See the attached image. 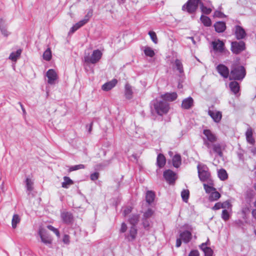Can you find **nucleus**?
<instances>
[{
    "mask_svg": "<svg viewBox=\"0 0 256 256\" xmlns=\"http://www.w3.org/2000/svg\"><path fill=\"white\" fill-rule=\"evenodd\" d=\"M203 134L204 135V144L207 148L210 155L212 156L213 153H215L218 156L222 157L223 154L221 145L218 143L214 144L217 140L216 134L208 129L204 130Z\"/></svg>",
    "mask_w": 256,
    "mask_h": 256,
    "instance_id": "nucleus-1",
    "label": "nucleus"
},
{
    "mask_svg": "<svg viewBox=\"0 0 256 256\" xmlns=\"http://www.w3.org/2000/svg\"><path fill=\"white\" fill-rule=\"evenodd\" d=\"M158 114L162 116L166 114L170 109L169 104L161 98H156L151 102Z\"/></svg>",
    "mask_w": 256,
    "mask_h": 256,
    "instance_id": "nucleus-2",
    "label": "nucleus"
},
{
    "mask_svg": "<svg viewBox=\"0 0 256 256\" xmlns=\"http://www.w3.org/2000/svg\"><path fill=\"white\" fill-rule=\"evenodd\" d=\"M197 168L200 180L211 184L212 179L208 166L204 164H198L197 166Z\"/></svg>",
    "mask_w": 256,
    "mask_h": 256,
    "instance_id": "nucleus-3",
    "label": "nucleus"
},
{
    "mask_svg": "<svg viewBox=\"0 0 256 256\" xmlns=\"http://www.w3.org/2000/svg\"><path fill=\"white\" fill-rule=\"evenodd\" d=\"M246 76V70L242 66H236L230 72V80H242Z\"/></svg>",
    "mask_w": 256,
    "mask_h": 256,
    "instance_id": "nucleus-4",
    "label": "nucleus"
},
{
    "mask_svg": "<svg viewBox=\"0 0 256 256\" xmlns=\"http://www.w3.org/2000/svg\"><path fill=\"white\" fill-rule=\"evenodd\" d=\"M102 56V52L99 50H95L92 52L90 56L89 54L85 55L84 60L87 64H96L101 59Z\"/></svg>",
    "mask_w": 256,
    "mask_h": 256,
    "instance_id": "nucleus-5",
    "label": "nucleus"
},
{
    "mask_svg": "<svg viewBox=\"0 0 256 256\" xmlns=\"http://www.w3.org/2000/svg\"><path fill=\"white\" fill-rule=\"evenodd\" d=\"M200 0H188L182 8L183 10H186L190 14L194 13L198 8Z\"/></svg>",
    "mask_w": 256,
    "mask_h": 256,
    "instance_id": "nucleus-6",
    "label": "nucleus"
},
{
    "mask_svg": "<svg viewBox=\"0 0 256 256\" xmlns=\"http://www.w3.org/2000/svg\"><path fill=\"white\" fill-rule=\"evenodd\" d=\"M246 48L245 43L243 41L232 42L231 43V50L234 54H238Z\"/></svg>",
    "mask_w": 256,
    "mask_h": 256,
    "instance_id": "nucleus-7",
    "label": "nucleus"
},
{
    "mask_svg": "<svg viewBox=\"0 0 256 256\" xmlns=\"http://www.w3.org/2000/svg\"><path fill=\"white\" fill-rule=\"evenodd\" d=\"M38 234L40 238L41 241L46 244H50L52 240L46 230L43 228H40Z\"/></svg>",
    "mask_w": 256,
    "mask_h": 256,
    "instance_id": "nucleus-8",
    "label": "nucleus"
},
{
    "mask_svg": "<svg viewBox=\"0 0 256 256\" xmlns=\"http://www.w3.org/2000/svg\"><path fill=\"white\" fill-rule=\"evenodd\" d=\"M163 176L167 182L170 184H174L176 179V173L170 170H165Z\"/></svg>",
    "mask_w": 256,
    "mask_h": 256,
    "instance_id": "nucleus-9",
    "label": "nucleus"
},
{
    "mask_svg": "<svg viewBox=\"0 0 256 256\" xmlns=\"http://www.w3.org/2000/svg\"><path fill=\"white\" fill-rule=\"evenodd\" d=\"M137 229L136 226H132L128 232L125 234V238L128 242H132L135 240L137 235Z\"/></svg>",
    "mask_w": 256,
    "mask_h": 256,
    "instance_id": "nucleus-10",
    "label": "nucleus"
},
{
    "mask_svg": "<svg viewBox=\"0 0 256 256\" xmlns=\"http://www.w3.org/2000/svg\"><path fill=\"white\" fill-rule=\"evenodd\" d=\"M234 32L236 38L238 40L244 38L246 36L245 30L238 25L235 26Z\"/></svg>",
    "mask_w": 256,
    "mask_h": 256,
    "instance_id": "nucleus-11",
    "label": "nucleus"
},
{
    "mask_svg": "<svg viewBox=\"0 0 256 256\" xmlns=\"http://www.w3.org/2000/svg\"><path fill=\"white\" fill-rule=\"evenodd\" d=\"M46 76L48 78V82L50 84H54L58 78V75L53 69H50L46 72Z\"/></svg>",
    "mask_w": 256,
    "mask_h": 256,
    "instance_id": "nucleus-12",
    "label": "nucleus"
},
{
    "mask_svg": "<svg viewBox=\"0 0 256 256\" xmlns=\"http://www.w3.org/2000/svg\"><path fill=\"white\" fill-rule=\"evenodd\" d=\"M219 74L224 78H228L230 74L229 70L227 66L223 64H219L216 68Z\"/></svg>",
    "mask_w": 256,
    "mask_h": 256,
    "instance_id": "nucleus-13",
    "label": "nucleus"
},
{
    "mask_svg": "<svg viewBox=\"0 0 256 256\" xmlns=\"http://www.w3.org/2000/svg\"><path fill=\"white\" fill-rule=\"evenodd\" d=\"M61 218L62 222L66 224H70L73 222L74 217L72 213L68 212H61Z\"/></svg>",
    "mask_w": 256,
    "mask_h": 256,
    "instance_id": "nucleus-14",
    "label": "nucleus"
},
{
    "mask_svg": "<svg viewBox=\"0 0 256 256\" xmlns=\"http://www.w3.org/2000/svg\"><path fill=\"white\" fill-rule=\"evenodd\" d=\"M208 114L216 123L220 122L222 120V114L220 111L208 110Z\"/></svg>",
    "mask_w": 256,
    "mask_h": 256,
    "instance_id": "nucleus-15",
    "label": "nucleus"
},
{
    "mask_svg": "<svg viewBox=\"0 0 256 256\" xmlns=\"http://www.w3.org/2000/svg\"><path fill=\"white\" fill-rule=\"evenodd\" d=\"M212 46L214 51L222 52L224 50V44L220 40L212 42Z\"/></svg>",
    "mask_w": 256,
    "mask_h": 256,
    "instance_id": "nucleus-16",
    "label": "nucleus"
},
{
    "mask_svg": "<svg viewBox=\"0 0 256 256\" xmlns=\"http://www.w3.org/2000/svg\"><path fill=\"white\" fill-rule=\"evenodd\" d=\"M177 97L178 94L176 92H167L162 94L160 96L166 102L167 101L173 102L176 99Z\"/></svg>",
    "mask_w": 256,
    "mask_h": 256,
    "instance_id": "nucleus-17",
    "label": "nucleus"
},
{
    "mask_svg": "<svg viewBox=\"0 0 256 256\" xmlns=\"http://www.w3.org/2000/svg\"><path fill=\"white\" fill-rule=\"evenodd\" d=\"M194 106V100L191 96L184 99L182 103V108L185 110H188Z\"/></svg>",
    "mask_w": 256,
    "mask_h": 256,
    "instance_id": "nucleus-18",
    "label": "nucleus"
},
{
    "mask_svg": "<svg viewBox=\"0 0 256 256\" xmlns=\"http://www.w3.org/2000/svg\"><path fill=\"white\" fill-rule=\"evenodd\" d=\"M132 87L128 84L126 83L124 86V96L128 100H130L133 97Z\"/></svg>",
    "mask_w": 256,
    "mask_h": 256,
    "instance_id": "nucleus-19",
    "label": "nucleus"
},
{
    "mask_svg": "<svg viewBox=\"0 0 256 256\" xmlns=\"http://www.w3.org/2000/svg\"><path fill=\"white\" fill-rule=\"evenodd\" d=\"M117 80L113 79L112 80L107 82L102 86V88L103 90L108 91L115 86L117 84Z\"/></svg>",
    "mask_w": 256,
    "mask_h": 256,
    "instance_id": "nucleus-20",
    "label": "nucleus"
},
{
    "mask_svg": "<svg viewBox=\"0 0 256 256\" xmlns=\"http://www.w3.org/2000/svg\"><path fill=\"white\" fill-rule=\"evenodd\" d=\"M180 236L184 243H188L192 239V234L188 230H184L181 232Z\"/></svg>",
    "mask_w": 256,
    "mask_h": 256,
    "instance_id": "nucleus-21",
    "label": "nucleus"
},
{
    "mask_svg": "<svg viewBox=\"0 0 256 256\" xmlns=\"http://www.w3.org/2000/svg\"><path fill=\"white\" fill-rule=\"evenodd\" d=\"M215 30L218 32H222L226 28V23L224 22H218L214 24Z\"/></svg>",
    "mask_w": 256,
    "mask_h": 256,
    "instance_id": "nucleus-22",
    "label": "nucleus"
},
{
    "mask_svg": "<svg viewBox=\"0 0 256 256\" xmlns=\"http://www.w3.org/2000/svg\"><path fill=\"white\" fill-rule=\"evenodd\" d=\"M0 30L2 34L6 37L8 36L10 34V32L6 30L5 20L2 18H0Z\"/></svg>",
    "mask_w": 256,
    "mask_h": 256,
    "instance_id": "nucleus-23",
    "label": "nucleus"
},
{
    "mask_svg": "<svg viewBox=\"0 0 256 256\" xmlns=\"http://www.w3.org/2000/svg\"><path fill=\"white\" fill-rule=\"evenodd\" d=\"M172 165L174 167L178 168L182 164V159L180 154H175L172 159Z\"/></svg>",
    "mask_w": 256,
    "mask_h": 256,
    "instance_id": "nucleus-24",
    "label": "nucleus"
},
{
    "mask_svg": "<svg viewBox=\"0 0 256 256\" xmlns=\"http://www.w3.org/2000/svg\"><path fill=\"white\" fill-rule=\"evenodd\" d=\"M246 138L248 142L252 144H254L255 140L252 137V130L250 128H248L246 132Z\"/></svg>",
    "mask_w": 256,
    "mask_h": 256,
    "instance_id": "nucleus-25",
    "label": "nucleus"
},
{
    "mask_svg": "<svg viewBox=\"0 0 256 256\" xmlns=\"http://www.w3.org/2000/svg\"><path fill=\"white\" fill-rule=\"evenodd\" d=\"M230 88L231 91L235 94L238 92L240 90V86L237 82H232L229 84Z\"/></svg>",
    "mask_w": 256,
    "mask_h": 256,
    "instance_id": "nucleus-26",
    "label": "nucleus"
},
{
    "mask_svg": "<svg viewBox=\"0 0 256 256\" xmlns=\"http://www.w3.org/2000/svg\"><path fill=\"white\" fill-rule=\"evenodd\" d=\"M166 158L164 156L161 154L158 155L156 159V164L158 167L162 168L166 164Z\"/></svg>",
    "mask_w": 256,
    "mask_h": 256,
    "instance_id": "nucleus-27",
    "label": "nucleus"
},
{
    "mask_svg": "<svg viewBox=\"0 0 256 256\" xmlns=\"http://www.w3.org/2000/svg\"><path fill=\"white\" fill-rule=\"evenodd\" d=\"M140 218V216L138 214H132L129 218L128 222L132 224V226H136Z\"/></svg>",
    "mask_w": 256,
    "mask_h": 256,
    "instance_id": "nucleus-28",
    "label": "nucleus"
},
{
    "mask_svg": "<svg viewBox=\"0 0 256 256\" xmlns=\"http://www.w3.org/2000/svg\"><path fill=\"white\" fill-rule=\"evenodd\" d=\"M22 52L21 49H18L16 52H12L9 56V58L12 61L16 62L17 59L20 57Z\"/></svg>",
    "mask_w": 256,
    "mask_h": 256,
    "instance_id": "nucleus-29",
    "label": "nucleus"
},
{
    "mask_svg": "<svg viewBox=\"0 0 256 256\" xmlns=\"http://www.w3.org/2000/svg\"><path fill=\"white\" fill-rule=\"evenodd\" d=\"M142 225L144 230H148L152 226L151 219L142 218Z\"/></svg>",
    "mask_w": 256,
    "mask_h": 256,
    "instance_id": "nucleus-30",
    "label": "nucleus"
},
{
    "mask_svg": "<svg viewBox=\"0 0 256 256\" xmlns=\"http://www.w3.org/2000/svg\"><path fill=\"white\" fill-rule=\"evenodd\" d=\"M200 20L205 26L208 27L212 25L211 20L207 16L202 14L200 18Z\"/></svg>",
    "mask_w": 256,
    "mask_h": 256,
    "instance_id": "nucleus-31",
    "label": "nucleus"
},
{
    "mask_svg": "<svg viewBox=\"0 0 256 256\" xmlns=\"http://www.w3.org/2000/svg\"><path fill=\"white\" fill-rule=\"evenodd\" d=\"M64 181L62 184V186L64 188H68L74 184L73 181L68 176H64Z\"/></svg>",
    "mask_w": 256,
    "mask_h": 256,
    "instance_id": "nucleus-32",
    "label": "nucleus"
},
{
    "mask_svg": "<svg viewBox=\"0 0 256 256\" xmlns=\"http://www.w3.org/2000/svg\"><path fill=\"white\" fill-rule=\"evenodd\" d=\"M174 64L177 70H178V72L180 74L184 72L183 65L181 60L179 59H176L174 60Z\"/></svg>",
    "mask_w": 256,
    "mask_h": 256,
    "instance_id": "nucleus-33",
    "label": "nucleus"
},
{
    "mask_svg": "<svg viewBox=\"0 0 256 256\" xmlns=\"http://www.w3.org/2000/svg\"><path fill=\"white\" fill-rule=\"evenodd\" d=\"M204 189L207 194H210L212 192H213L214 190H216V188H214V184H213V180H212V184H209L208 183V184H206L204 183L203 184Z\"/></svg>",
    "mask_w": 256,
    "mask_h": 256,
    "instance_id": "nucleus-34",
    "label": "nucleus"
},
{
    "mask_svg": "<svg viewBox=\"0 0 256 256\" xmlns=\"http://www.w3.org/2000/svg\"><path fill=\"white\" fill-rule=\"evenodd\" d=\"M155 194L152 191H148L146 194V202L149 204H151L154 198Z\"/></svg>",
    "mask_w": 256,
    "mask_h": 256,
    "instance_id": "nucleus-35",
    "label": "nucleus"
},
{
    "mask_svg": "<svg viewBox=\"0 0 256 256\" xmlns=\"http://www.w3.org/2000/svg\"><path fill=\"white\" fill-rule=\"evenodd\" d=\"M220 197V194L216 190L210 194L208 200L210 202L217 200Z\"/></svg>",
    "mask_w": 256,
    "mask_h": 256,
    "instance_id": "nucleus-36",
    "label": "nucleus"
},
{
    "mask_svg": "<svg viewBox=\"0 0 256 256\" xmlns=\"http://www.w3.org/2000/svg\"><path fill=\"white\" fill-rule=\"evenodd\" d=\"M20 216L17 214H14L12 218V226L13 228H16L17 226V224L20 223Z\"/></svg>",
    "mask_w": 256,
    "mask_h": 256,
    "instance_id": "nucleus-37",
    "label": "nucleus"
},
{
    "mask_svg": "<svg viewBox=\"0 0 256 256\" xmlns=\"http://www.w3.org/2000/svg\"><path fill=\"white\" fill-rule=\"evenodd\" d=\"M212 6H204V4H201L200 5V8L202 12L206 14H209L211 13L212 11Z\"/></svg>",
    "mask_w": 256,
    "mask_h": 256,
    "instance_id": "nucleus-38",
    "label": "nucleus"
},
{
    "mask_svg": "<svg viewBox=\"0 0 256 256\" xmlns=\"http://www.w3.org/2000/svg\"><path fill=\"white\" fill-rule=\"evenodd\" d=\"M218 176L222 180H225L228 177L226 170L223 168H222L218 171Z\"/></svg>",
    "mask_w": 256,
    "mask_h": 256,
    "instance_id": "nucleus-39",
    "label": "nucleus"
},
{
    "mask_svg": "<svg viewBox=\"0 0 256 256\" xmlns=\"http://www.w3.org/2000/svg\"><path fill=\"white\" fill-rule=\"evenodd\" d=\"M154 213V210L152 208H149L144 212L142 218L150 219Z\"/></svg>",
    "mask_w": 256,
    "mask_h": 256,
    "instance_id": "nucleus-40",
    "label": "nucleus"
},
{
    "mask_svg": "<svg viewBox=\"0 0 256 256\" xmlns=\"http://www.w3.org/2000/svg\"><path fill=\"white\" fill-rule=\"evenodd\" d=\"M190 196V192L188 190H184L181 192L182 198L184 202H186Z\"/></svg>",
    "mask_w": 256,
    "mask_h": 256,
    "instance_id": "nucleus-41",
    "label": "nucleus"
},
{
    "mask_svg": "<svg viewBox=\"0 0 256 256\" xmlns=\"http://www.w3.org/2000/svg\"><path fill=\"white\" fill-rule=\"evenodd\" d=\"M144 54L148 56L153 57L154 56V52L153 50L148 46H146L144 50Z\"/></svg>",
    "mask_w": 256,
    "mask_h": 256,
    "instance_id": "nucleus-42",
    "label": "nucleus"
},
{
    "mask_svg": "<svg viewBox=\"0 0 256 256\" xmlns=\"http://www.w3.org/2000/svg\"><path fill=\"white\" fill-rule=\"evenodd\" d=\"M26 190L30 192L32 190L33 182L29 178H26L25 180Z\"/></svg>",
    "mask_w": 256,
    "mask_h": 256,
    "instance_id": "nucleus-43",
    "label": "nucleus"
},
{
    "mask_svg": "<svg viewBox=\"0 0 256 256\" xmlns=\"http://www.w3.org/2000/svg\"><path fill=\"white\" fill-rule=\"evenodd\" d=\"M52 58V53L50 50L48 48L43 54V58L46 60L49 61Z\"/></svg>",
    "mask_w": 256,
    "mask_h": 256,
    "instance_id": "nucleus-44",
    "label": "nucleus"
},
{
    "mask_svg": "<svg viewBox=\"0 0 256 256\" xmlns=\"http://www.w3.org/2000/svg\"><path fill=\"white\" fill-rule=\"evenodd\" d=\"M221 217L226 222L230 218V214L228 210L226 209L222 210Z\"/></svg>",
    "mask_w": 256,
    "mask_h": 256,
    "instance_id": "nucleus-45",
    "label": "nucleus"
},
{
    "mask_svg": "<svg viewBox=\"0 0 256 256\" xmlns=\"http://www.w3.org/2000/svg\"><path fill=\"white\" fill-rule=\"evenodd\" d=\"M84 168H85L84 165L82 164H78V165L71 166L69 168V171L72 172V171L76 170H78L80 169H83Z\"/></svg>",
    "mask_w": 256,
    "mask_h": 256,
    "instance_id": "nucleus-46",
    "label": "nucleus"
},
{
    "mask_svg": "<svg viewBox=\"0 0 256 256\" xmlns=\"http://www.w3.org/2000/svg\"><path fill=\"white\" fill-rule=\"evenodd\" d=\"M148 34L150 36L154 44H157L158 40V38H157V36H156V32L153 31H150L148 32Z\"/></svg>",
    "mask_w": 256,
    "mask_h": 256,
    "instance_id": "nucleus-47",
    "label": "nucleus"
},
{
    "mask_svg": "<svg viewBox=\"0 0 256 256\" xmlns=\"http://www.w3.org/2000/svg\"><path fill=\"white\" fill-rule=\"evenodd\" d=\"M132 206H128L123 208L122 211V215L126 217L128 214H129L132 211Z\"/></svg>",
    "mask_w": 256,
    "mask_h": 256,
    "instance_id": "nucleus-48",
    "label": "nucleus"
},
{
    "mask_svg": "<svg viewBox=\"0 0 256 256\" xmlns=\"http://www.w3.org/2000/svg\"><path fill=\"white\" fill-rule=\"evenodd\" d=\"M47 228H48L49 230L53 232L58 237H60V232H59L57 228H55L52 225H48L47 226Z\"/></svg>",
    "mask_w": 256,
    "mask_h": 256,
    "instance_id": "nucleus-49",
    "label": "nucleus"
},
{
    "mask_svg": "<svg viewBox=\"0 0 256 256\" xmlns=\"http://www.w3.org/2000/svg\"><path fill=\"white\" fill-rule=\"evenodd\" d=\"M81 26H80L78 22L74 24L70 29L69 34L74 33L76 30L79 29Z\"/></svg>",
    "mask_w": 256,
    "mask_h": 256,
    "instance_id": "nucleus-50",
    "label": "nucleus"
},
{
    "mask_svg": "<svg viewBox=\"0 0 256 256\" xmlns=\"http://www.w3.org/2000/svg\"><path fill=\"white\" fill-rule=\"evenodd\" d=\"M203 252L204 254V256H212L214 253L210 247L205 248V250Z\"/></svg>",
    "mask_w": 256,
    "mask_h": 256,
    "instance_id": "nucleus-51",
    "label": "nucleus"
},
{
    "mask_svg": "<svg viewBox=\"0 0 256 256\" xmlns=\"http://www.w3.org/2000/svg\"><path fill=\"white\" fill-rule=\"evenodd\" d=\"M204 4V6H212L214 8L210 0H200L199 4L201 5V4Z\"/></svg>",
    "mask_w": 256,
    "mask_h": 256,
    "instance_id": "nucleus-52",
    "label": "nucleus"
},
{
    "mask_svg": "<svg viewBox=\"0 0 256 256\" xmlns=\"http://www.w3.org/2000/svg\"><path fill=\"white\" fill-rule=\"evenodd\" d=\"M92 16V10H90L87 14L85 16L84 18L83 19L84 20L86 21V22L87 23L90 18Z\"/></svg>",
    "mask_w": 256,
    "mask_h": 256,
    "instance_id": "nucleus-53",
    "label": "nucleus"
},
{
    "mask_svg": "<svg viewBox=\"0 0 256 256\" xmlns=\"http://www.w3.org/2000/svg\"><path fill=\"white\" fill-rule=\"evenodd\" d=\"M222 204V208H224V209L228 208V209L231 210L232 204H230V203L229 202L226 201Z\"/></svg>",
    "mask_w": 256,
    "mask_h": 256,
    "instance_id": "nucleus-54",
    "label": "nucleus"
},
{
    "mask_svg": "<svg viewBox=\"0 0 256 256\" xmlns=\"http://www.w3.org/2000/svg\"><path fill=\"white\" fill-rule=\"evenodd\" d=\"M127 226L126 223L122 222L121 224L120 228V233H124L127 230Z\"/></svg>",
    "mask_w": 256,
    "mask_h": 256,
    "instance_id": "nucleus-55",
    "label": "nucleus"
},
{
    "mask_svg": "<svg viewBox=\"0 0 256 256\" xmlns=\"http://www.w3.org/2000/svg\"><path fill=\"white\" fill-rule=\"evenodd\" d=\"M62 242L64 244H68L70 242V236L68 234H64L62 238Z\"/></svg>",
    "mask_w": 256,
    "mask_h": 256,
    "instance_id": "nucleus-56",
    "label": "nucleus"
},
{
    "mask_svg": "<svg viewBox=\"0 0 256 256\" xmlns=\"http://www.w3.org/2000/svg\"><path fill=\"white\" fill-rule=\"evenodd\" d=\"M222 202H218L216 203L214 206L212 208V210H218L220 208H222Z\"/></svg>",
    "mask_w": 256,
    "mask_h": 256,
    "instance_id": "nucleus-57",
    "label": "nucleus"
},
{
    "mask_svg": "<svg viewBox=\"0 0 256 256\" xmlns=\"http://www.w3.org/2000/svg\"><path fill=\"white\" fill-rule=\"evenodd\" d=\"M214 16L218 18H222L226 16L224 13L219 10L215 11L214 13Z\"/></svg>",
    "mask_w": 256,
    "mask_h": 256,
    "instance_id": "nucleus-58",
    "label": "nucleus"
},
{
    "mask_svg": "<svg viewBox=\"0 0 256 256\" xmlns=\"http://www.w3.org/2000/svg\"><path fill=\"white\" fill-rule=\"evenodd\" d=\"M99 176V174L98 172H94L90 174V179L92 180H95L98 179Z\"/></svg>",
    "mask_w": 256,
    "mask_h": 256,
    "instance_id": "nucleus-59",
    "label": "nucleus"
},
{
    "mask_svg": "<svg viewBox=\"0 0 256 256\" xmlns=\"http://www.w3.org/2000/svg\"><path fill=\"white\" fill-rule=\"evenodd\" d=\"M208 243L209 240H208L206 242L201 244V245L200 246V248L204 252L205 250V248H208V246H207V245L209 244Z\"/></svg>",
    "mask_w": 256,
    "mask_h": 256,
    "instance_id": "nucleus-60",
    "label": "nucleus"
},
{
    "mask_svg": "<svg viewBox=\"0 0 256 256\" xmlns=\"http://www.w3.org/2000/svg\"><path fill=\"white\" fill-rule=\"evenodd\" d=\"M200 254L198 250H192L190 252L188 256H199Z\"/></svg>",
    "mask_w": 256,
    "mask_h": 256,
    "instance_id": "nucleus-61",
    "label": "nucleus"
},
{
    "mask_svg": "<svg viewBox=\"0 0 256 256\" xmlns=\"http://www.w3.org/2000/svg\"><path fill=\"white\" fill-rule=\"evenodd\" d=\"M181 238H178L176 240V246L177 248H178L180 247V246H181V244H182V240H181Z\"/></svg>",
    "mask_w": 256,
    "mask_h": 256,
    "instance_id": "nucleus-62",
    "label": "nucleus"
},
{
    "mask_svg": "<svg viewBox=\"0 0 256 256\" xmlns=\"http://www.w3.org/2000/svg\"><path fill=\"white\" fill-rule=\"evenodd\" d=\"M251 152L254 155H256V147H252L250 148V150Z\"/></svg>",
    "mask_w": 256,
    "mask_h": 256,
    "instance_id": "nucleus-63",
    "label": "nucleus"
},
{
    "mask_svg": "<svg viewBox=\"0 0 256 256\" xmlns=\"http://www.w3.org/2000/svg\"><path fill=\"white\" fill-rule=\"evenodd\" d=\"M252 217L256 220V209H254L252 212Z\"/></svg>",
    "mask_w": 256,
    "mask_h": 256,
    "instance_id": "nucleus-64",
    "label": "nucleus"
}]
</instances>
